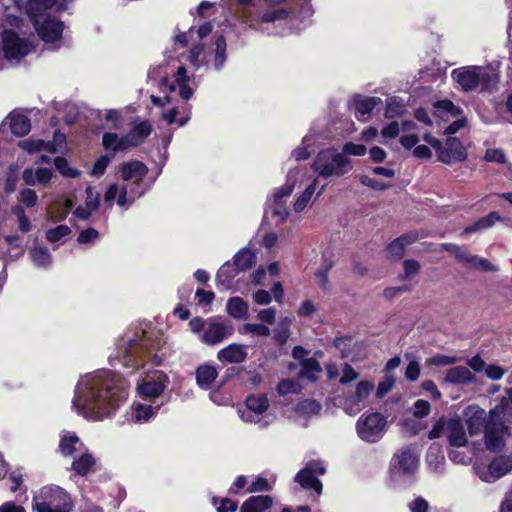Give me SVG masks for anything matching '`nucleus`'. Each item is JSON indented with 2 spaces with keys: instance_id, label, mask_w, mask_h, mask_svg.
<instances>
[{
  "instance_id": "obj_1",
  "label": "nucleus",
  "mask_w": 512,
  "mask_h": 512,
  "mask_svg": "<svg viewBox=\"0 0 512 512\" xmlns=\"http://www.w3.org/2000/svg\"><path fill=\"white\" fill-rule=\"evenodd\" d=\"M126 398L122 377L107 370L88 380L85 391L74 397L72 403L84 418L99 421L114 413Z\"/></svg>"
},
{
  "instance_id": "obj_2",
  "label": "nucleus",
  "mask_w": 512,
  "mask_h": 512,
  "mask_svg": "<svg viewBox=\"0 0 512 512\" xmlns=\"http://www.w3.org/2000/svg\"><path fill=\"white\" fill-rule=\"evenodd\" d=\"M75 0H27L26 14L34 22L36 32L39 38L45 43H54L60 41L63 36L64 23L56 17L47 16L41 22H37L36 18L44 11L55 9L56 12L62 13L68 10V4Z\"/></svg>"
},
{
  "instance_id": "obj_3",
  "label": "nucleus",
  "mask_w": 512,
  "mask_h": 512,
  "mask_svg": "<svg viewBox=\"0 0 512 512\" xmlns=\"http://www.w3.org/2000/svg\"><path fill=\"white\" fill-rule=\"evenodd\" d=\"M311 169L325 179L335 176L342 177L353 169L352 161L333 148L318 152L311 165Z\"/></svg>"
},
{
  "instance_id": "obj_4",
  "label": "nucleus",
  "mask_w": 512,
  "mask_h": 512,
  "mask_svg": "<svg viewBox=\"0 0 512 512\" xmlns=\"http://www.w3.org/2000/svg\"><path fill=\"white\" fill-rule=\"evenodd\" d=\"M73 506L70 495L57 485L41 488L32 499L35 512H71Z\"/></svg>"
},
{
  "instance_id": "obj_5",
  "label": "nucleus",
  "mask_w": 512,
  "mask_h": 512,
  "mask_svg": "<svg viewBox=\"0 0 512 512\" xmlns=\"http://www.w3.org/2000/svg\"><path fill=\"white\" fill-rule=\"evenodd\" d=\"M156 350L157 345L155 341L143 334L141 338L129 341L128 346L124 350L123 364L134 371L143 366L146 358L151 357L152 363L159 366L162 363V359L155 353Z\"/></svg>"
},
{
  "instance_id": "obj_6",
  "label": "nucleus",
  "mask_w": 512,
  "mask_h": 512,
  "mask_svg": "<svg viewBox=\"0 0 512 512\" xmlns=\"http://www.w3.org/2000/svg\"><path fill=\"white\" fill-rule=\"evenodd\" d=\"M387 425L386 418L379 412L363 414L356 423L357 434L360 439L368 443L379 441Z\"/></svg>"
},
{
  "instance_id": "obj_7",
  "label": "nucleus",
  "mask_w": 512,
  "mask_h": 512,
  "mask_svg": "<svg viewBox=\"0 0 512 512\" xmlns=\"http://www.w3.org/2000/svg\"><path fill=\"white\" fill-rule=\"evenodd\" d=\"M27 42L12 29L2 33V49L4 57L8 60H19L27 55Z\"/></svg>"
},
{
  "instance_id": "obj_8",
  "label": "nucleus",
  "mask_w": 512,
  "mask_h": 512,
  "mask_svg": "<svg viewBox=\"0 0 512 512\" xmlns=\"http://www.w3.org/2000/svg\"><path fill=\"white\" fill-rule=\"evenodd\" d=\"M468 158V152L462 141L457 137H448L445 146L439 151L438 160L450 165L454 162H464Z\"/></svg>"
},
{
  "instance_id": "obj_9",
  "label": "nucleus",
  "mask_w": 512,
  "mask_h": 512,
  "mask_svg": "<svg viewBox=\"0 0 512 512\" xmlns=\"http://www.w3.org/2000/svg\"><path fill=\"white\" fill-rule=\"evenodd\" d=\"M451 75L465 92L474 91L480 85V66L457 68Z\"/></svg>"
},
{
  "instance_id": "obj_10",
  "label": "nucleus",
  "mask_w": 512,
  "mask_h": 512,
  "mask_svg": "<svg viewBox=\"0 0 512 512\" xmlns=\"http://www.w3.org/2000/svg\"><path fill=\"white\" fill-rule=\"evenodd\" d=\"M463 415L466 418V425L470 436L479 435L484 431L487 423L486 412L483 408L476 404L467 406Z\"/></svg>"
},
{
  "instance_id": "obj_11",
  "label": "nucleus",
  "mask_w": 512,
  "mask_h": 512,
  "mask_svg": "<svg viewBox=\"0 0 512 512\" xmlns=\"http://www.w3.org/2000/svg\"><path fill=\"white\" fill-rule=\"evenodd\" d=\"M246 409L241 412V418L246 422H256L259 416L269 408V401L265 394L250 395L245 401Z\"/></svg>"
},
{
  "instance_id": "obj_12",
  "label": "nucleus",
  "mask_w": 512,
  "mask_h": 512,
  "mask_svg": "<svg viewBox=\"0 0 512 512\" xmlns=\"http://www.w3.org/2000/svg\"><path fill=\"white\" fill-rule=\"evenodd\" d=\"M504 428V423H486L483 433L487 450L494 453L502 451L505 446V440L503 438Z\"/></svg>"
},
{
  "instance_id": "obj_13",
  "label": "nucleus",
  "mask_w": 512,
  "mask_h": 512,
  "mask_svg": "<svg viewBox=\"0 0 512 512\" xmlns=\"http://www.w3.org/2000/svg\"><path fill=\"white\" fill-rule=\"evenodd\" d=\"M233 328L227 327L224 322L210 321L204 333L201 336V342L206 345L214 346L232 335Z\"/></svg>"
},
{
  "instance_id": "obj_14",
  "label": "nucleus",
  "mask_w": 512,
  "mask_h": 512,
  "mask_svg": "<svg viewBox=\"0 0 512 512\" xmlns=\"http://www.w3.org/2000/svg\"><path fill=\"white\" fill-rule=\"evenodd\" d=\"M102 147L113 158L118 152H123L131 148L128 137L125 135L119 136L115 132H105L102 135Z\"/></svg>"
},
{
  "instance_id": "obj_15",
  "label": "nucleus",
  "mask_w": 512,
  "mask_h": 512,
  "mask_svg": "<svg viewBox=\"0 0 512 512\" xmlns=\"http://www.w3.org/2000/svg\"><path fill=\"white\" fill-rule=\"evenodd\" d=\"M418 466V460L410 449L402 450L399 454H394L391 460V467L403 474H413Z\"/></svg>"
},
{
  "instance_id": "obj_16",
  "label": "nucleus",
  "mask_w": 512,
  "mask_h": 512,
  "mask_svg": "<svg viewBox=\"0 0 512 512\" xmlns=\"http://www.w3.org/2000/svg\"><path fill=\"white\" fill-rule=\"evenodd\" d=\"M166 380L167 375L159 372L156 379L144 380L138 385L137 390L143 398H156L163 393Z\"/></svg>"
},
{
  "instance_id": "obj_17",
  "label": "nucleus",
  "mask_w": 512,
  "mask_h": 512,
  "mask_svg": "<svg viewBox=\"0 0 512 512\" xmlns=\"http://www.w3.org/2000/svg\"><path fill=\"white\" fill-rule=\"evenodd\" d=\"M447 438L453 447H464L468 440L464 430V425L459 417L450 418L447 421Z\"/></svg>"
},
{
  "instance_id": "obj_18",
  "label": "nucleus",
  "mask_w": 512,
  "mask_h": 512,
  "mask_svg": "<svg viewBox=\"0 0 512 512\" xmlns=\"http://www.w3.org/2000/svg\"><path fill=\"white\" fill-rule=\"evenodd\" d=\"M315 469L311 468L310 465H306L300 469L295 475V482H297L303 489L313 490L317 493L322 491V482L316 477Z\"/></svg>"
},
{
  "instance_id": "obj_19",
  "label": "nucleus",
  "mask_w": 512,
  "mask_h": 512,
  "mask_svg": "<svg viewBox=\"0 0 512 512\" xmlns=\"http://www.w3.org/2000/svg\"><path fill=\"white\" fill-rule=\"evenodd\" d=\"M248 357V353L244 345L232 343L217 353V358L221 362L238 364L244 362Z\"/></svg>"
},
{
  "instance_id": "obj_20",
  "label": "nucleus",
  "mask_w": 512,
  "mask_h": 512,
  "mask_svg": "<svg viewBox=\"0 0 512 512\" xmlns=\"http://www.w3.org/2000/svg\"><path fill=\"white\" fill-rule=\"evenodd\" d=\"M120 172L124 181L135 179L137 182H141L147 175L148 168L139 160H131L122 163Z\"/></svg>"
},
{
  "instance_id": "obj_21",
  "label": "nucleus",
  "mask_w": 512,
  "mask_h": 512,
  "mask_svg": "<svg viewBox=\"0 0 512 512\" xmlns=\"http://www.w3.org/2000/svg\"><path fill=\"white\" fill-rule=\"evenodd\" d=\"M240 272L230 261L225 262L216 273V286L219 290H229L233 286L235 277Z\"/></svg>"
},
{
  "instance_id": "obj_22",
  "label": "nucleus",
  "mask_w": 512,
  "mask_h": 512,
  "mask_svg": "<svg viewBox=\"0 0 512 512\" xmlns=\"http://www.w3.org/2000/svg\"><path fill=\"white\" fill-rule=\"evenodd\" d=\"M218 376L214 365L202 364L196 368L195 378L197 385L203 390H209Z\"/></svg>"
},
{
  "instance_id": "obj_23",
  "label": "nucleus",
  "mask_w": 512,
  "mask_h": 512,
  "mask_svg": "<svg viewBox=\"0 0 512 512\" xmlns=\"http://www.w3.org/2000/svg\"><path fill=\"white\" fill-rule=\"evenodd\" d=\"M503 221L502 216L497 211H491L484 217L479 218L473 224L468 225L464 228L463 234L469 235L479 231H483L491 228L496 222Z\"/></svg>"
},
{
  "instance_id": "obj_24",
  "label": "nucleus",
  "mask_w": 512,
  "mask_h": 512,
  "mask_svg": "<svg viewBox=\"0 0 512 512\" xmlns=\"http://www.w3.org/2000/svg\"><path fill=\"white\" fill-rule=\"evenodd\" d=\"M272 505L273 499L269 495L251 496L243 502L240 512H264Z\"/></svg>"
},
{
  "instance_id": "obj_25",
  "label": "nucleus",
  "mask_w": 512,
  "mask_h": 512,
  "mask_svg": "<svg viewBox=\"0 0 512 512\" xmlns=\"http://www.w3.org/2000/svg\"><path fill=\"white\" fill-rule=\"evenodd\" d=\"M152 129V124L147 119L133 126L130 132L126 134L131 147H137L141 145L144 140L151 134Z\"/></svg>"
},
{
  "instance_id": "obj_26",
  "label": "nucleus",
  "mask_w": 512,
  "mask_h": 512,
  "mask_svg": "<svg viewBox=\"0 0 512 512\" xmlns=\"http://www.w3.org/2000/svg\"><path fill=\"white\" fill-rule=\"evenodd\" d=\"M381 103V98L375 96H363L361 94H356L353 97L355 110L362 117L370 115L373 109Z\"/></svg>"
},
{
  "instance_id": "obj_27",
  "label": "nucleus",
  "mask_w": 512,
  "mask_h": 512,
  "mask_svg": "<svg viewBox=\"0 0 512 512\" xmlns=\"http://www.w3.org/2000/svg\"><path fill=\"white\" fill-rule=\"evenodd\" d=\"M474 380V375L465 366H456L449 369L445 375V381L455 385L468 384Z\"/></svg>"
},
{
  "instance_id": "obj_28",
  "label": "nucleus",
  "mask_w": 512,
  "mask_h": 512,
  "mask_svg": "<svg viewBox=\"0 0 512 512\" xmlns=\"http://www.w3.org/2000/svg\"><path fill=\"white\" fill-rule=\"evenodd\" d=\"M18 146L24 151L32 154L40 151L55 153L56 147L51 141H44L43 139H24L19 141Z\"/></svg>"
},
{
  "instance_id": "obj_29",
  "label": "nucleus",
  "mask_w": 512,
  "mask_h": 512,
  "mask_svg": "<svg viewBox=\"0 0 512 512\" xmlns=\"http://www.w3.org/2000/svg\"><path fill=\"white\" fill-rule=\"evenodd\" d=\"M256 260V254L249 248H242L233 256V264L239 272L253 267Z\"/></svg>"
},
{
  "instance_id": "obj_30",
  "label": "nucleus",
  "mask_w": 512,
  "mask_h": 512,
  "mask_svg": "<svg viewBox=\"0 0 512 512\" xmlns=\"http://www.w3.org/2000/svg\"><path fill=\"white\" fill-rule=\"evenodd\" d=\"M10 130L12 134L23 137L31 130L30 119L23 114H16L10 117Z\"/></svg>"
},
{
  "instance_id": "obj_31",
  "label": "nucleus",
  "mask_w": 512,
  "mask_h": 512,
  "mask_svg": "<svg viewBox=\"0 0 512 512\" xmlns=\"http://www.w3.org/2000/svg\"><path fill=\"white\" fill-rule=\"evenodd\" d=\"M511 469H512V463H511L510 459L507 457H504V456L494 458L488 465V472L495 479H499V478L503 477Z\"/></svg>"
},
{
  "instance_id": "obj_32",
  "label": "nucleus",
  "mask_w": 512,
  "mask_h": 512,
  "mask_svg": "<svg viewBox=\"0 0 512 512\" xmlns=\"http://www.w3.org/2000/svg\"><path fill=\"white\" fill-rule=\"evenodd\" d=\"M95 465V458L90 453H84L72 462V470L79 476H86Z\"/></svg>"
},
{
  "instance_id": "obj_33",
  "label": "nucleus",
  "mask_w": 512,
  "mask_h": 512,
  "mask_svg": "<svg viewBox=\"0 0 512 512\" xmlns=\"http://www.w3.org/2000/svg\"><path fill=\"white\" fill-rule=\"evenodd\" d=\"M226 310L232 318L242 319L247 315L248 305L242 298L232 297L227 302Z\"/></svg>"
},
{
  "instance_id": "obj_34",
  "label": "nucleus",
  "mask_w": 512,
  "mask_h": 512,
  "mask_svg": "<svg viewBox=\"0 0 512 512\" xmlns=\"http://www.w3.org/2000/svg\"><path fill=\"white\" fill-rule=\"evenodd\" d=\"M405 112V104L400 97L393 96L387 99L385 117L389 119L401 117Z\"/></svg>"
},
{
  "instance_id": "obj_35",
  "label": "nucleus",
  "mask_w": 512,
  "mask_h": 512,
  "mask_svg": "<svg viewBox=\"0 0 512 512\" xmlns=\"http://www.w3.org/2000/svg\"><path fill=\"white\" fill-rule=\"evenodd\" d=\"M215 56H214V67L216 70H221L226 62V38L220 34L215 41Z\"/></svg>"
},
{
  "instance_id": "obj_36",
  "label": "nucleus",
  "mask_w": 512,
  "mask_h": 512,
  "mask_svg": "<svg viewBox=\"0 0 512 512\" xmlns=\"http://www.w3.org/2000/svg\"><path fill=\"white\" fill-rule=\"evenodd\" d=\"M291 13V9L284 7L268 10L261 14L260 21L261 23H274L278 20H286Z\"/></svg>"
},
{
  "instance_id": "obj_37",
  "label": "nucleus",
  "mask_w": 512,
  "mask_h": 512,
  "mask_svg": "<svg viewBox=\"0 0 512 512\" xmlns=\"http://www.w3.org/2000/svg\"><path fill=\"white\" fill-rule=\"evenodd\" d=\"M54 166L57 171L67 178H76L80 176V171L76 168L70 167L67 159L63 156H56L54 158Z\"/></svg>"
},
{
  "instance_id": "obj_38",
  "label": "nucleus",
  "mask_w": 512,
  "mask_h": 512,
  "mask_svg": "<svg viewBox=\"0 0 512 512\" xmlns=\"http://www.w3.org/2000/svg\"><path fill=\"white\" fill-rule=\"evenodd\" d=\"M443 248L445 251L453 254L459 262H461L465 265H467L468 262H471V258H473V256H474V255L470 254L466 248L461 247L457 244L445 243V244H443Z\"/></svg>"
},
{
  "instance_id": "obj_39",
  "label": "nucleus",
  "mask_w": 512,
  "mask_h": 512,
  "mask_svg": "<svg viewBox=\"0 0 512 512\" xmlns=\"http://www.w3.org/2000/svg\"><path fill=\"white\" fill-rule=\"evenodd\" d=\"M317 180L315 179L311 184H309L306 189L302 192V194L296 199L294 202V211L301 212L308 205L313 193L316 190Z\"/></svg>"
},
{
  "instance_id": "obj_40",
  "label": "nucleus",
  "mask_w": 512,
  "mask_h": 512,
  "mask_svg": "<svg viewBox=\"0 0 512 512\" xmlns=\"http://www.w3.org/2000/svg\"><path fill=\"white\" fill-rule=\"evenodd\" d=\"M79 437L76 434L64 435L59 441V450L63 456H71L76 450Z\"/></svg>"
},
{
  "instance_id": "obj_41",
  "label": "nucleus",
  "mask_w": 512,
  "mask_h": 512,
  "mask_svg": "<svg viewBox=\"0 0 512 512\" xmlns=\"http://www.w3.org/2000/svg\"><path fill=\"white\" fill-rule=\"evenodd\" d=\"M290 337L289 321L279 323V326L274 329L273 339L279 346H284Z\"/></svg>"
},
{
  "instance_id": "obj_42",
  "label": "nucleus",
  "mask_w": 512,
  "mask_h": 512,
  "mask_svg": "<svg viewBox=\"0 0 512 512\" xmlns=\"http://www.w3.org/2000/svg\"><path fill=\"white\" fill-rule=\"evenodd\" d=\"M113 159V155L108 153L99 156L93 164L91 175L95 177L102 176Z\"/></svg>"
},
{
  "instance_id": "obj_43",
  "label": "nucleus",
  "mask_w": 512,
  "mask_h": 512,
  "mask_svg": "<svg viewBox=\"0 0 512 512\" xmlns=\"http://www.w3.org/2000/svg\"><path fill=\"white\" fill-rule=\"evenodd\" d=\"M71 229L67 225H58L46 231V239L48 242L55 243L60 241L63 237L71 234Z\"/></svg>"
},
{
  "instance_id": "obj_44",
  "label": "nucleus",
  "mask_w": 512,
  "mask_h": 512,
  "mask_svg": "<svg viewBox=\"0 0 512 512\" xmlns=\"http://www.w3.org/2000/svg\"><path fill=\"white\" fill-rule=\"evenodd\" d=\"M159 406L154 408L152 405H145L138 403L135 406V417L137 421H149L153 415L157 412Z\"/></svg>"
},
{
  "instance_id": "obj_45",
  "label": "nucleus",
  "mask_w": 512,
  "mask_h": 512,
  "mask_svg": "<svg viewBox=\"0 0 512 512\" xmlns=\"http://www.w3.org/2000/svg\"><path fill=\"white\" fill-rule=\"evenodd\" d=\"M12 213L18 219L19 230L23 233H27L31 230V223L29 218L25 214V210L21 205H15L12 207Z\"/></svg>"
},
{
  "instance_id": "obj_46",
  "label": "nucleus",
  "mask_w": 512,
  "mask_h": 512,
  "mask_svg": "<svg viewBox=\"0 0 512 512\" xmlns=\"http://www.w3.org/2000/svg\"><path fill=\"white\" fill-rule=\"evenodd\" d=\"M332 267L333 262L328 259H324L322 266L315 272V277L323 289L327 288V284L329 282L328 275Z\"/></svg>"
},
{
  "instance_id": "obj_47",
  "label": "nucleus",
  "mask_w": 512,
  "mask_h": 512,
  "mask_svg": "<svg viewBox=\"0 0 512 512\" xmlns=\"http://www.w3.org/2000/svg\"><path fill=\"white\" fill-rule=\"evenodd\" d=\"M421 266L418 261L414 259H406L403 262L404 274L401 276L402 280H410L420 272Z\"/></svg>"
},
{
  "instance_id": "obj_48",
  "label": "nucleus",
  "mask_w": 512,
  "mask_h": 512,
  "mask_svg": "<svg viewBox=\"0 0 512 512\" xmlns=\"http://www.w3.org/2000/svg\"><path fill=\"white\" fill-rule=\"evenodd\" d=\"M294 190V184H285L283 185L282 187H280L275 193H274V202L277 206L283 208V211H284V217L283 219L286 218V216L288 215V212L286 211L284 205L281 203V200L284 198V197H288L292 194Z\"/></svg>"
},
{
  "instance_id": "obj_49",
  "label": "nucleus",
  "mask_w": 512,
  "mask_h": 512,
  "mask_svg": "<svg viewBox=\"0 0 512 512\" xmlns=\"http://www.w3.org/2000/svg\"><path fill=\"white\" fill-rule=\"evenodd\" d=\"M18 182V174H17V167L14 164H11L8 168L5 184H4V190L7 194H10L15 191L16 185Z\"/></svg>"
},
{
  "instance_id": "obj_50",
  "label": "nucleus",
  "mask_w": 512,
  "mask_h": 512,
  "mask_svg": "<svg viewBox=\"0 0 512 512\" xmlns=\"http://www.w3.org/2000/svg\"><path fill=\"white\" fill-rule=\"evenodd\" d=\"M506 400H501L499 403L489 411V420L487 422L503 423L502 416L506 414Z\"/></svg>"
},
{
  "instance_id": "obj_51",
  "label": "nucleus",
  "mask_w": 512,
  "mask_h": 512,
  "mask_svg": "<svg viewBox=\"0 0 512 512\" xmlns=\"http://www.w3.org/2000/svg\"><path fill=\"white\" fill-rule=\"evenodd\" d=\"M33 261L39 266H47L51 262V254L46 248H35L31 252Z\"/></svg>"
},
{
  "instance_id": "obj_52",
  "label": "nucleus",
  "mask_w": 512,
  "mask_h": 512,
  "mask_svg": "<svg viewBox=\"0 0 512 512\" xmlns=\"http://www.w3.org/2000/svg\"><path fill=\"white\" fill-rule=\"evenodd\" d=\"M480 78L481 88L485 91L491 90L498 83L497 75L484 71L482 67H480Z\"/></svg>"
},
{
  "instance_id": "obj_53",
  "label": "nucleus",
  "mask_w": 512,
  "mask_h": 512,
  "mask_svg": "<svg viewBox=\"0 0 512 512\" xmlns=\"http://www.w3.org/2000/svg\"><path fill=\"white\" fill-rule=\"evenodd\" d=\"M19 199L26 207L33 208L37 205L38 196L34 190L24 188L20 191Z\"/></svg>"
},
{
  "instance_id": "obj_54",
  "label": "nucleus",
  "mask_w": 512,
  "mask_h": 512,
  "mask_svg": "<svg viewBox=\"0 0 512 512\" xmlns=\"http://www.w3.org/2000/svg\"><path fill=\"white\" fill-rule=\"evenodd\" d=\"M244 333L256 334L259 336H269L270 328L262 323H246L243 326Z\"/></svg>"
},
{
  "instance_id": "obj_55",
  "label": "nucleus",
  "mask_w": 512,
  "mask_h": 512,
  "mask_svg": "<svg viewBox=\"0 0 512 512\" xmlns=\"http://www.w3.org/2000/svg\"><path fill=\"white\" fill-rule=\"evenodd\" d=\"M386 251L392 258L397 260L402 259L405 255V248L397 238L387 245Z\"/></svg>"
},
{
  "instance_id": "obj_56",
  "label": "nucleus",
  "mask_w": 512,
  "mask_h": 512,
  "mask_svg": "<svg viewBox=\"0 0 512 512\" xmlns=\"http://www.w3.org/2000/svg\"><path fill=\"white\" fill-rule=\"evenodd\" d=\"M374 389V384L370 381H360L356 386L355 397L358 401L365 400L371 391Z\"/></svg>"
},
{
  "instance_id": "obj_57",
  "label": "nucleus",
  "mask_w": 512,
  "mask_h": 512,
  "mask_svg": "<svg viewBox=\"0 0 512 512\" xmlns=\"http://www.w3.org/2000/svg\"><path fill=\"white\" fill-rule=\"evenodd\" d=\"M366 146L363 144H356L353 142H347L343 145L342 154L353 155V156H364L366 154Z\"/></svg>"
},
{
  "instance_id": "obj_58",
  "label": "nucleus",
  "mask_w": 512,
  "mask_h": 512,
  "mask_svg": "<svg viewBox=\"0 0 512 512\" xmlns=\"http://www.w3.org/2000/svg\"><path fill=\"white\" fill-rule=\"evenodd\" d=\"M98 238L99 232L95 228L89 227L79 233L77 242L79 244H88L93 243Z\"/></svg>"
},
{
  "instance_id": "obj_59",
  "label": "nucleus",
  "mask_w": 512,
  "mask_h": 512,
  "mask_svg": "<svg viewBox=\"0 0 512 512\" xmlns=\"http://www.w3.org/2000/svg\"><path fill=\"white\" fill-rule=\"evenodd\" d=\"M430 410H431V406L428 401L423 400V399H418L414 403L413 415L415 418L421 419V418L426 417L430 413Z\"/></svg>"
},
{
  "instance_id": "obj_60",
  "label": "nucleus",
  "mask_w": 512,
  "mask_h": 512,
  "mask_svg": "<svg viewBox=\"0 0 512 512\" xmlns=\"http://www.w3.org/2000/svg\"><path fill=\"white\" fill-rule=\"evenodd\" d=\"M445 429L447 430V421L442 416L435 422L432 429L428 432V438L430 440L440 438L443 435Z\"/></svg>"
},
{
  "instance_id": "obj_61",
  "label": "nucleus",
  "mask_w": 512,
  "mask_h": 512,
  "mask_svg": "<svg viewBox=\"0 0 512 512\" xmlns=\"http://www.w3.org/2000/svg\"><path fill=\"white\" fill-rule=\"evenodd\" d=\"M434 108L435 116L443 118L453 108V102L450 99L438 100L434 103Z\"/></svg>"
},
{
  "instance_id": "obj_62",
  "label": "nucleus",
  "mask_w": 512,
  "mask_h": 512,
  "mask_svg": "<svg viewBox=\"0 0 512 512\" xmlns=\"http://www.w3.org/2000/svg\"><path fill=\"white\" fill-rule=\"evenodd\" d=\"M359 181L363 186H367L375 191H382L389 187V185L381 183L378 180L372 179L365 174L360 175Z\"/></svg>"
},
{
  "instance_id": "obj_63",
  "label": "nucleus",
  "mask_w": 512,
  "mask_h": 512,
  "mask_svg": "<svg viewBox=\"0 0 512 512\" xmlns=\"http://www.w3.org/2000/svg\"><path fill=\"white\" fill-rule=\"evenodd\" d=\"M359 374L355 371V369L348 363H345L342 370V376L340 378V383L342 385L349 384L355 381L358 378Z\"/></svg>"
},
{
  "instance_id": "obj_64",
  "label": "nucleus",
  "mask_w": 512,
  "mask_h": 512,
  "mask_svg": "<svg viewBox=\"0 0 512 512\" xmlns=\"http://www.w3.org/2000/svg\"><path fill=\"white\" fill-rule=\"evenodd\" d=\"M321 370L319 362L315 358H306L301 361V375Z\"/></svg>"
}]
</instances>
